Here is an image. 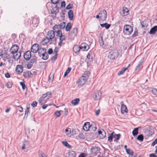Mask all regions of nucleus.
Returning a JSON list of instances; mask_svg holds the SVG:
<instances>
[{
	"mask_svg": "<svg viewBox=\"0 0 157 157\" xmlns=\"http://www.w3.org/2000/svg\"><path fill=\"white\" fill-rule=\"evenodd\" d=\"M133 28L129 25H125L124 26L123 32L124 35H129L132 33Z\"/></svg>",
	"mask_w": 157,
	"mask_h": 157,
	"instance_id": "f257e3e1",
	"label": "nucleus"
},
{
	"mask_svg": "<svg viewBox=\"0 0 157 157\" xmlns=\"http://www.w3.org/2000/svg\"><path fill=\"white\" fill-rule=\"evenodd\" d=\"M119 56V53L117 50L116 49L111 50L109 53L108 57L110 59H115L117 58Z\"/></svg>",
	"mask_w": 157,
	"mask_h": 157,
	"instance_id": "f03ea898",
	"label": "nucleus"
},
{
	"mask_svg": "<svg viewBox=\"0 0 157 157\" xmlns=\"http://www.w3.org/2000/svg\"><path fill=\"white\" fill-rule=\"evenodd\" d=\"M101 92L100 90H95L94 91L92 94V98L93 99L95 100H99L101 96Z\"/></svg>",
	"mask_w": 157,
	"mask_h": 157,
	"instance_id": "7ed1b4c3",
	"label": "nucleus"
},
{
	"mask_svg": "<svg viewBox=\"0 0 157 157\" xmlns=\"http://www.w3.org/2000/svg\"><path fill=\"white\" fill-rule=\"evenodd\" d=\"M51 95V93L50 92H48L46 94H43L39 100V103L40 105H42V102L44 101V99L46 98H47V99H48Z\"/></svg>",
	"mask_w": 157,
	"mask_h": 157,
	"instance_id": "20e7f679",
	"label": "nucleus"
},
{
	"mask_svg": "<svg viewBox=\"0 0 157 157\" xmlns=\"http://www.w3.org/2000/svg\"><path fill=\"white\" fill-rule=\"evenodd\" d=\"M100 15V19L103 21L105 20L107 17V13L105 10H101L98 13Z\"/></svg>",
	"mask_w": 157,
	"mask_h": 157,
	"instance_id": "39448f33",
	"label": "nucleus"
},
{
	"mask_svg": "<svg viewBox=\"0 0 157 157\" xmlns=\"http://www.w3.org/2000/svg\"><path fill=\"white\" fill-rule=\"evenodd\" d=\"M101 149L98 146L93 147L90 149V151L92 155H96L98 153H100Z\"/></svg>",
	"mask_w": 157,
	"mask_h": 157,
	"instance_id": "423d86ee",
	"label": "nucleus"
},
{
	"mask_svg": "<svg viewBox=\"0 0 157 157\" xmlns=\"http://www.w3.org/2000/svg\"><path fill=\"white\" fill-rule=\"evenodd\" d=\"M78 33V29L77 28H73L71 31V33L69 35V38L73 40L75 37L77 35Z\"/></svg>",
	"mask_w": 157,
	"mask_h": 157,
	"instance_id": "0eeeda50",
	"label": "nucleus"
},
{
	"mask_svg": "<svg viewBox=\"0 0 157 157\" xmlns=\"http://www.w3.org/2000/svg\"><path fill=\"white\" fill-rule=\"evenodd\" d=\"M87 80L83 78L82 77H80L77 82L78 86H83L86 82Z\"/></svg>",
	"mask_w": 157,
	"mask_h": 157,
	"instance_id": "6e6552de",
	"label": "nucleus"
},
{
	"mask_svg": "<svg viewBox=\"0 0 157 157\" xmlns=\"http://www.w3.org/2000/svg\"><path fill=\"white\" fill-rule=\"evenodd\" d=\"M129 10L126 7H124L120 12V14L122 16H127L129 14Z\"/></svg>",
	"mask_w": 157,
	"mask_h": 157,
	"instance_id": "1a4fd4ad",
	"label": "nucleus"
},
{
	"mask_svg": "<svg viewBox=\"0 0 157 157\" xmlns=\"http://www.w3.org/2000/svg\"><path fill=\"white\" fill-rule=\"evenodd\" d=\"M39 45L37 44H35L32 46L31 48V51L33 53L36 52L39 48Z\"/></svg>",
	"mask_w": 157,
	"mask_h": 157,
	"instance_id": "9d476101",
	"label": "nucleus"
},
{
	"mask_svg": "<svg viewBox=\"0 0 157 157\" xmlns=\"http://www.w3.org/2000/svg\"><path fill=\"white\" fill-rule=\"evenodd\" d=\"M48 38L50 40L54 38L55 36V32L53 30H50L48 32Z\"/></svg>",
	"mask_w": 157,
	"mask_h": 157,
	"instance_id": "9b49d317",
	"label": "nucleus"
},
{
	"mask_svg": "<svg viewBox=\"0 0 157 157\" xmlns=\"http://www.w3.org/2000/svg\"><path fill=\"white\" fill-rule=\"evenodd\" d=\"M18 48L19 47L17 45L15 44L13 45L10 48L11 53L14 54V53L18 52Z\"/></svg>",
	"mask_w": 157,
	"mask_h": 157,
	"instance_id": "f8f14e48",
	"label": "nucleus"
},
{
	"mask_svg": "<svg viewBox=\"0 0 157 157\" xmlns=\"http://www.w3.org/2000/svg\"><path fill=\"white\" fill-rule=\"evenodd\" d=\"M99 136L101 139L104 138L106 136V132L103 129H101L98 131Z\"/></svg>",
	"mask_w": 157,
	"mask_h": 157,
	"instance_id": "ddd939ff",
	"label": "nucleus"
},
{
	"mask_svg": "<svg viewBox=\"0 0 157 157\" xmlns=\"http://www.w3.org/2000/svg\"><path fill=\"white\" fill-rule=\"evenodd\" d=\"M91 126L90 125L89 122H86L84 124L83 126V130L85 131H87L89 130Z\"/></svg>",
	"mask_w": 157,
	"mask_h": 157,
	"instance_id": "4468645a",
	"label": "nucleus"
},
{
	"mask_svg": "<svg viewBox=\"0 0 157 157\" xmlns=\"http://www.w3.org/2000/svg\"><path fill=\"white\" fill-rule=\"evenodd\" d=\"M31 56V52L29 51L26 52L24 54V57L26 60H29Z\"/></svg>",
	"mask_w": 157,
	"mask_h": 157,
	"instance_id": "2eb2a0df",
	"label": "nucleus"
},
{
	"mask_svg": "<svg viewBox=\"0 0 157 157\" xmlns=\"http://www.w3.org/2000/svg\"><path fill=\"white\" fill-rule=\"evenodd\" d=\"M15 70L17 72L20 74L23 72V67L21 65H18L17 66Z\"/></svg>",
	"mask_w": 157,
	"mask_h": 157,
	"instance_id": "dca6fc26",
	"label": "nucleus"
},
{
	"mask_svg": "<svg viewBox=\"0 0 157 157\" xmlns=\"http://www.w3.org/2000/svg\"><path fill=\"white\" fill-rule=\"evenodd\" d=\"M12 54H13L14 58L17 60L20 58L21 55V52L18 51Z\"/></svg>",
	"mask_w": 157,
	"mask_h": 157,
	"instance_id": "f3484780",
	"label": "nucleus"
},
{
	"mask_svg": "<svg viewBox=\"0 0 157 157\" xmlns=\"http://www.w3.org/2000/svg\"><path fill=\"white\" fill-rule=\"evenodd\" d=\"M81 49H83V51H87L89 48V46L86 43H82L80 46Z\"/></svg>",
	"mask_w": 157,
	"mask_h": 157,
	"instance_id": "a211bd4d",
	"label": "nucleus"
},
{
	"mask_svg": "<svg viewBox=\"0 0 157 157\" xmlns=\"http://www.w3.org/2000/svg\"><path fill=\"white\" fill-rule=\"evenodd\" d=\"M90 72L89 71H86L84 73L81 77H82L84 79H86V80L87 81V80L90 76Z\"/></svg>",
	"mask_w": 157,
	"mask_h": 157,
	"instance_id": "6ab92c4d",
	"label": "nucleus"
},
{
	"mask_svg": "<svg viewBox=\"0 0 157 157\" xmlns=\"http://www.w3.org/2000/svg\"><path fill=\"white\" fill-rule=\"evenodd\" d=\"M121 112L122 114H124V113H127L128 112L126 106L124 104H122L121 105Z\"/></svg>",
	"mask_w": 157,
	"mask_h": 157,
	"instance_id": "aec40b11",
	"label": "nucleus"
},
{
	"mask_svg": "<svg viewBox=\"0 0 157 157\" xmlns=\"http://www.w3.org/2000/svg\"><path fill=\"white\" fill-rule=\"evenodd\" d=\"M37 52L39 56L40 57L42 54H43L44 53H46V49L45 48H39V49Z\"/></svg>",
	"mask_w": 157,
	"mask_h": 157,
	"instance_id": "412c9836",
	"label": "nucleus"
},
{
	"mask_svg": "<svg viewBox=\"0 0 157 157\" xmlns=\"http://www.w3.org/2000/svg\"><path fill=\"white\" fill-rule=\"evenodd\" d=\"M157 31V25L154 26L152 28L150 32L149 33L150 34H153L155 33Z\"/></svg>",
	"mask_w": 157,
	"mask_h": 157,
	"instance_id": "4be33fe9",
	"label": "nucleus"
},
{
	"mask_svg": "<svg viewBox=\"0 0 157 157\" xmlns=\"http://www.w3.org/2000/svg\"><path fill=\"white\" fill-rule=\"evenodd\" d=\"M68 16L70 20L72 21L73 19V11L72 10H70L68 12Z\"/></svg>",
	"mask_w": 157,
	"mask_h": 157,
	"instance_id": "5701e85b",
	"label": "nucleus"
},
{
	"mask_svg": "<svg viewBox=\"0 0 157 157\" xmlns=\"http://www.w3.org/2000/svg\"><path fill=\"white\" fill-rule=\"evenodd\" d=\"M31 75H32V74L30 71H26L23 72V76L25 78L27 77H30Z\"/></svg>",
	"mask_w": 157,
	"mask_h": 157,
	"instance_id": "b1692460",
	"label": "nucleus"
},
{
	"mask_svg": "<svg viewBox=\"0 0 157 157\" xmlns=\"http://www.w3.org/2000/svg\"><path fill=\"white\" fill-rule=\"evenodd\" d=\"M80 46L78 45H75L73 48V51L75 53L78 52L80 49H81Z\"/></svg>",
	"mask_w": 157,
	"mask_h": 157,
	"instance_id": "393cba45",
	"label": "nucleus"
},
{
	"mask_svg": "<svg viewBox=\"0 0 157 157\" xmlns=\"http://www.w3.org/2000/svg\"><path fill=\"white\" fill-rule=\"evenodd\" d=\"M121 136V135L120 134H116L114 132V137L113 138L114 139V141H117L120 139Z\"/></svg>",
	"mask_w": 157,
	"mask_h": 157,
	"instance_id": "a878e982",
	"label": "nucleus"
},
{
	"mask_svg": "<svg viewBox=\"0 0 157 157\" xmlns=\"http://www.w3.org/2000/svg\"><path fill=\"white\" fill-rule=\"evenodd\" d=\"M79 101L80 100L79 98H76L72 100L71 101V103L73 105H75L78 103Z\"/></svg>",
	"mask_w": 157,
	"mask_h": 157,
	"instance_id": "bb28decb",
	"label": "nucleus"
},
{
	"mask_svg": "<svg viewBox=\"0 0 157 157\" xmlns=\"http://www.w3.org/2000/svg\"><path fill=\"white\" fill-rule=\"evenodd\" d=\"M37 61V58L35 56H33L32 57V59H31L30 61L29 62L33 65V64L36 62Z\"/></svg>",
	"mask_w": 157,
	"mask_h": 157,
	"instance_id": "cd10ccee",
	"label": "nucleus"
},
{
	"mask_svg": "<svg viewBox=\"0 0 157 157\" xmlns=\"http://www.w3.org/2000/svg\"><path fill=\"white\" fill-rule=\"evenodd\" d=\"M143 63V61L142 60H141V61H140V62H139V63H138V65L135 68V71L140 70L141 69L140 68V66L142 65Z\"/></svg>",
	"mask_w": 157,
	"mask_h": 157,
	"instance_id": "c85d7f7f",
	"label": "nucleus"
},
{
	"mask_svg": "<svg viewBox=\"0 0 157 157\" xmlns=\"http://www.w3.org/2000/svg\"><path fill=\"white\" fill-rule=\"evenodd\" d=\"M114 137V132H113L112 133L109 135V136L108 137V140L109 142H112L113 141V139Z\"/></svg>",
	"mask_w": 157,
	"mask_h": 157,
	"instance_id": "c756f323",
	"label": "nucleus"
},
{
	"mask_svg": "<svg viewBox=\"0 0 157 157\" xmlns=\"http://www.w3.org/2000/svg\"><path fill=\"white\" fill-rule=\"evenodd\" d=\"M50 40L48 38V37H46L42 40L41 43L44 45H45L48 43Z\"/></svg>",
	"mask_w": 157,
	"mask_h": 157,
	"instance_id": "7c9ffc66",
	"label": "nucleus"
},
{
	"mask_svg": "<svg viewBox=\"0 0 157 157\" xmlns=\"http://www.w3.org/2000/svg\"><path fill=\"white\" fill-rule=\"evenodd\" d=\"M140 128V127H139L136 128L134 129L132 132V134L133 136H135L137 135L138 133L139 128Z\"/></svg>",
	"mask_w": 157,
	"mask_h": 157,
	"instance_id": "2f4dec72",
	"label": "nucleus"
},
{
	"mask_svg": "<svg viewBox=\"0 0 157 157\" xmlns=\"http://www.w3.org/2000/svg\"><path fill=\"white\" fill-rule=\"evenodd\" d=\"M100 25L102 28L105 27L106 29H108L110 27L111 25L107 23H105L104 24H100Z\"/></svg>",
	"mask_w": 157,
	"mask_h": 157,
	"instance_id": "473e14b6",
	"label": "nucleus"
},
{
	"mask_svg": "<svg viewBox=\"0 0 157 157\" xmlns=\"http://www.w3.org/2000/svg\"><path fill=\"white\" fill-rule=\"evenodd\" d=\"M128 70V68H123L121 70L119 71L117 73V75L118 76L120 75H122L124 71Z\"/></svg>",
	"mask_w": 157,
	"mask_h": 157,
	"instance_id": "72a5a7b5",
	"label": "nucleus"
},
{
	"mask_svg": "<svg viewBox=\"0 0 157 157\" xmlns=\"http://www.w3.org/2000/svg\"><path fill=\"white\" fill-rule=\"evenodd\" d=\"M141 25L143 28H145L148 26L147 22L146 21H144L140 22Z\"/></svg>",
	"mask_w": 157,
	"mask_h": 157,
	"instance_id": "f704fd0d",
	"label": "nucleus"
},
{
	"mask_svg": "<svg viewBox=\"0 0 157 157\" xmlns=\"http://www.w3.org/2000/svg\"><path fill=\"white\" fill-rule=\"evenodd\" d=\"M41 56H42V59L46 60H47L48 58V55L46 52V53H44L43 54H42Z\"/></svg>",
	"mask_w": 157,
	"mask_h": 157,
	"instance_id": "c9c22d12",
	"label": "nucleus"
},
{
	"mask_svg": "<svg viewBox=\"0 0 157 157\" xmlns=\"http://www.w3.org/2000/svg\"><path fill=\"white\" fill-rule=\"evenodd\" d=\"M71 28V24L70 22L68 23L65 27V30L67 32L70 30Z\"/></svg>",
	"mask_w": 157,
	"mask_h": 157,
	"instance_id": "e433bc0d",
	"label": "nucleus"
},
{
	"mask_svg": "<svg viewBox=\"0 0 157 157\" xmlns=\"http://www.w3.org/2000/svg\"><path fill=\"white\" fill-rule=\"evenodd\" d=\"M70 157H75V152L74 151H71L69 152Z\"/></svg>",
	"mask_w": 157,
	"mask_h": 157,
	"instance_id": "4c0bfd02",
	"label": "nucleus"
},
{
	"mask_svg": "<svg viewBox=\"0 0 157 157\" xmlns=\"http://www.w3.org/2000/svg\"><path fill=\"white\" fill-rule=\"evenodd\" d=\"M62 143L64 146L68 148H71L72 147L69 144L67 141H62Z\"/></svg>",
	"mask_w": 157,
	"mask_h": 157,
	"instance_id": "58836bf2",
	"label": "nucleus"
},
{
	"mask_svg": "<svg viewBox=\"0 0 157 157\" xmlns=\"http://www.w3.org/2000/svg\"><path fill=\"white\" fill-rule=\"evenodd\" d=\"M66 23L64 22H62L60 24H58L59 26V28L63 29L65 27Z\"/></svg>",
	"mask_w": 157,
	"mask_h": 157,
	"instance_id": "ea45409f",
	"label": "nucleus"
},
{
	"mask_svg": "<svg viewBox=\"0 0 157 157\" xmlns=\"http://www.w3.org/2000/svg\"><path fill=\"white\" fill-rule=\"evenodd\" d=\"M59 12V8L56 6L53 9L52 13H54L55 15Z\"/></svg>",
	"mask_w": 157,
	"mask_h": 157,
	"instance_id": "a19ab883",
	"label": "nucleus"
},
{
	"mask_svg": "<svg viewBox=\"0 0 157 157\" xmlns=\"http://www.w3.org/2000/svg\"><path fill=\"white\" fill-rule=\"evenodd\" d=\"M137 139L138 140L140 141H143L144 140V136L142 134H140L138 135L137 137Z\"/></svg>",
	"mask_w": 157,
	"mask_h": 157,
	"instance_id": "79ce46f5",
	"label": "nucleus"
},
{
	"mask_svg": "<svg viewBox=\"0 0 157 157\" xmlns=\"http://www.w3.org/2000/svg\"><path fill=\"white\" fill-rule=\"evenodd\" d=\"M53 29L54 30V31H55L56 30H60L61 29L59 28V26L58 25H56L53 27Z\"/></svg>",
	"mask_w": 157,
	"mask_h": 157,
	"instance_id": "37998d69",
	"label": "nucleus"
},
{
	"mask_svg": "<svg viewBox=\"0 0 157 157\" xmlns=\"http://www.w3.org/2000/svg\"><path fill=\"white\" fill-rule=\"evenodd\" d=\"M54 32L57 33L56 36L59 37L60 36V35H62V32L61 30H56Z\"/></svg>",
	"mask_w": 157,
	"mask_h": 157,
	"instance_id": "c03bdc74",
	"label": "nucleus"
},
{
	"mask_svg": "<svg viewBox=\"0 0 157 157\" xmlns=\"http://www.w3.org/2000/svg\"><path fill=\"white\" fill-rule=\"evenodd\" d=\"M24 143L26 146L27 147H29V141L26 140H24Z\"/></svg>",
	"mask_w": 157,
	"mask_h": 157,
	"instance_id": "a18cd8bd",
	"label": "nucleus"
},
{
	"mask_svg": "<svg viewBox=\"0 0 157 157\" xmlns=\"http://www.w3.org/2000/svg\"><path fill=\"white\" fill-rule=\"evenodd\" d=\"M60 36L59 37V40L61 41H63V40H65V37L64 35H60Z\"/></svg>",
	"mask_w": 157,
	"mask_h": 157,
	"instance_id": "49530a36",
	"label": "nucleus"
},
{
	"mask_svg": "<svg viewBox=\"0 0 157 157\" xmlns=\"http://www.w3.org/2000/svg\"><path fill=\"white\" fill-rule=\"evenodd\" d=\"M152 92L154 95L157 96V89L155 88H153Z\"/></svg>",
	"mask_w": 157,
	"mask_h": 157,
	"instance_id": "de8ad7c7",
	"label": "nucleus"
},
{
	"mask_svg": "<svg viewBox=\"0 0 157 157\" xmlns=\"http://www.w3.org/2000/svg\"><path fill=\"white\" fill-rule=\"evenodd\" d=\"M20 85L21 86L22 89L23 90H25L26 88V86L24 82H21L20 83Z\"/></svg>",
	"mask_w": 157,
	"mask_h": 157,
	"instance_id": "09e8293b",
	"label": "nucleus"
},
{
	"mask_svg": "<svg viewBox=\"0 0 157 157\" xmlns=\"http://www.w3.org/2000/svg\"><path fill=\"white\" fill-rule=\"evenodd\" d=\"M73 5L69 3L66 7V9L67 10H69L70 9H72L73 7H72Z\"/></svg>",
	"mask_w": 157,
	"mask_h": 157,
	"instance_id": "8fccbe9b",
	"label": "nucleus"
},
{
	"mask_svg": "<svg viewBox=\"0 0 157 157\" xmlns=\"http://www.w3.org/2000/svg\"><path fill=\"white\" fill-rule=\"evenodd\" d=\"M137 156L136 154L133 152L131 153V154L129 155V157H136Z\"/></svg>",
	"mask_w": 157,
	"mask_h": 157,
	"instance_id": "3c124183",
	"label": "nucleus"
},
{
	"mask_svg": "<svg viewBox=\"0 0 157 157\" xmlns=\"http://www.w3.org/2000/svg\"><path fill=\"white\" fill-rule=\"evenodd\" d=\"M126 151L127 153L129 155L131 154L132 152H133L132 150H131L129 149H126Z\"/></svg>",
	"mask_w": 157,
	"mask_h": 157,
	"instance_id": "603ef678",
	"label": "nucleus"
},
{
	"mask_svg": "<svg viewBox=\"0 0 157 157\" xmlns=\"http://www.w3.org/2000/svg\"><path fill=\"white\" fill-rule=\"evenodd\" d=\"M78 137L82 140H83L84 139V136L82 133H80L78 136Z\"/></svg>",
	"mask_w": 157,
	"mask_h": 157,
	"instance_id": "864d4df0",
	"label": "nucleus"
},
{
	"mask_svg": "<svg viewBox=\"0 0 157 157\" xmlns=\"http://www.w3.org/2000/svg\"><path fill=\"white\" fill-rule=\"evenodd\" d=\"M57 58V54H56V55L53 56L51 58V61L53 62H54L55 60Z\"/></svg>",
	"mask_w": 157,
	"mask_h": 157,
	"instance_id": "5fc2aeb1",
	"label": "nucleus"
},
{
	"mask_svg": "<svg viewBox=\"0 0 157 157\" xmlns=\"http://www.w3.org/2000/svg\"><path fill=\"white\" fill-rule=\"evenodd\" d=\"M138 35V32L137 30H135L134 33L132 35L133 37H135L137 36Z\"/></svg>",
	"mask_w": 157,
	"mask_h": 157,
	"instance_id": "6e6d98bb",
	"label": "nucleus"
},
{
	"mask_svg": "<svg viewBox=\"0 0 157 157\" xmlns=\"http://www.w3.org/2000/svg\"><path fill=\"white\" fill-rule=\"evenodd\" d=\"M157 144V138H156L152 143L151 144V146H153L155 144Z\"/></svg>",
	"mask_w": 157,
	"mask_h": 157,
	"instance_id": "4d7b16f0",
	"label": "nucleus"
},
{
	"mask_svg": "<svg viewBox=\"0 0 157 157\" xmlns=\"http://www.w3.org/2000/svg\"><path fill=\"white\" fill-rule=\"evenodd\" d=\"M12 83H11L9 82L7 84L6 86L7 88H10L12 87Z\"/></svg>",
	"mask_w": 157,
	"mask_h": 157,
	"instance_id": "13d9d810",
	"label": "nucleus"
},
{
	"mask_svg": "<svg viewBox=\"0 0 157 157\" xmlns=\"http://www.w3.org/2000/svg\"><path fill=\"white\" fill-rule=\"evenodd\" d=\"M55 114L57 117H59L60 115L59 112L58 111L55 113Z\"/></svg>",
	"mask_w": 157,
	"mask_h": 157,
	"instance_id": "bf43d9fd",
	"label": "nucleus"
},
{
	"mask_svg": "<svg viewBox=\"0 0 157 157\" xmlns=\"http://www.w3.org/2000/svg\"><path fill=\"white\" fill-rule=\"evenodd\" d=\"M51 1L52 3L55 4L58 3L59 0H51Z\"/></svg>",
	"mask_w": 157,
	"mask_h": 157,
	"instance_id": "052dcab7",
	"label": "nucleus"
},
{
	"mask_svg": "<svg viewBox=\"0 0 157 157\" xmlns=\"http://www.w3.org/2000/svg\"><path fill=\"white\" fill-rule=\"evenodd\" d=\"M33 66V64H32L31 63H30L29 62L28 63V64L27 65V67L28 69H30Z\"/></svg>",
	"mask_w": 157,
	"mask_h": 157,
	"instance_id": "680f3d73",
	"label": "nucleus"
},
{
	"mask_svg": "<svg viewBox=\"0 0 157 157\" xmlns=\"http://www.w3.org/2000/svg\"><path fill=\"white\" fill-rule=\"evenodd\" d=\"M37 102L36 101H34L31 104V105L33 107L36 106Z\"/></svg>",
	"mask_w": 157,
	"mask_h": 157,
	"instance_id": "e2e57ef3",
	"label": "nucleus"
},
{
	"mask_svg": "<svg viewBox=\"0 0 157 157\" xmlns=\"http://www.w3.org/2000/svg\"><path fill=\"white\" fill-rule=\"evenodd\" d=\"M99 42L101 46H102L104 44V42L102 38L101 40H99Z\"/></svg>",
	"mask_w": 157,
	"mask_h": 157,
	"instance_id": "0e129e2a",
	"label": "nucleus"
},
{
	"mask_svg": "<svg viewBox=\"0 0 157 157\" xmlns=\"http://www.w3.org/2000/svg\"><path fill=\"white\" fill-rule=\"evenodd\" d=\"M66 4L65 2L64 1H63L61 3V7H65V6Z\"/></svg>",
	"mask_w": 157,
	"mask_h": 157,
	"instance_id": "69168bd1",
	"label": "nucleus"
},
{
	"mask_svg": "<svg viewBox=\"0 0 157 157\" xmlns=\"http://www.w3.org/2000/svg\"><path fill=\"white\" fill-rule=\"evenodd\" d=\"M86 154L84 153H81L79 155L78 157H85Z\"/></svg>",
	"mask_w": 157,
	"mask_h": 157,
	"instance_id": "338daca9",
	"label": "nucleus"
},
{
	"mask_svg": "<svg viewBox=\"0 0 157 157\" xmlns=\"http://www.w3.org/2000/svg\"><path fill=\"white\" fill-rule=\"evenodd\" d=\"M149 157H157V155L154 153L150 154Z\"/></svg>",
	"mask_w": 157,
	"mask_h": 157,
	"instance_id": "774afa93",
	"label": "nucleus"
}]
</instances>
